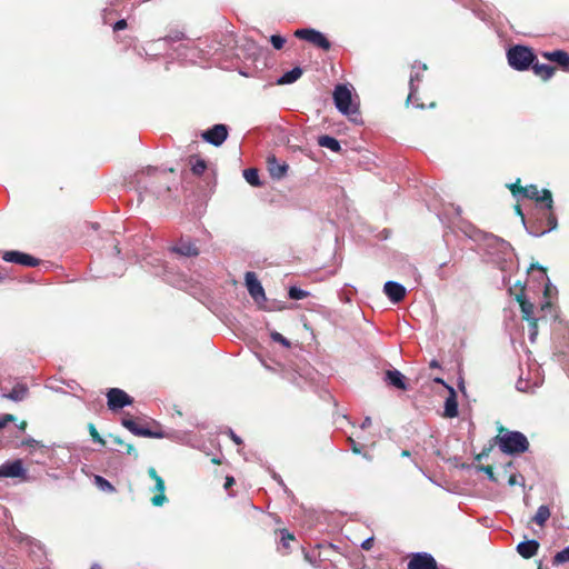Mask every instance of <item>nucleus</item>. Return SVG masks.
<instances>
[{
    "mask_svg": "<svg viewBox=\"0 0 569 569\" xmlns=\"http://www.w3.org/2000/svg\"><path fill=\"white\" fill-rule=\"evenodd\" d=\"M21 446L27 447L30 453H33L37 449H44V445L40 441L33 439L32 437H27L21 441Z\"/></svg>",
    "mask_w": 569,
    "mask_h": 569,
    "instance_id": "obj_33",
    "label": "nucleus"
},
{
    "mask_svg": "<svg viewBox=\"0 0 569 569\" xmlns=\"http://www.w3.org/2000/svg\"><path fill=\"white\" fill-rule=\"evenodd\" d=\"M547 222H548L547 229H542V231H529V234H531L533 237H540V236H543V234L555 230L558 226L556 216L550 211L547 214Z\"/></svg>",
    "mask_w": 569,
    "mask_h": 569,
    "instance_id": "obj_30",
    "label": "nucleus"
},
{
    "mask_svg": "<svg viewBox=\"0 0 569 569\" xmlns=\"http://www.w3.org/2000/svg\"><path fill=\"white\" fill-rule=\"evenodd\" d=\"M517 478V475H511L508 479V485L511 487L518 485L519 482Z\"/></svg>",
    "mask_w": 569,
    "mask_h": 569,
    "instance_id": "obj_52",
    "label": "nucleus"
},
{
    "mask_svg": "<svg viewBox=\"0 0 569 569\" xmlns=\"http://www.w3.org/2000/svg\"><path fill=\"white\" fill-rule=\"evenodd\" d=\"M305 559H306L309 563H311L312 566H317V561H316L315 559H312V557H310V555H309V553H306V555H305Z\"/></svg>",
    "mask_w": 569,
    "mask_h": 569,
    "instance_id": "obj_55",
    "label": "nucleus"
},
{
    "mask_svg": "<svg viewBox=\"0 0 569 569\" xmlns=\"http://www.w3.org/2000/svg\"><path fill=\"white\" fill-rule=\"evenodd\" d=\"M27 396L28 387L26 385H17L8 393L3 395L4 398L16 402L24 400Z\"/></svg>",
    "mask_w": 569,
    "mask_h": 569,
    "instance_id": "obj_26",
    "label": "nucleus"
},
{
    "mask_svg": "<svg viewBox=\"0 0 569 569\" xmlns=\"http://www.w3.org/2000/svg\"><path fill=\"white\" fill-rule=\"evenodd\" d=\"M154 261L159 262V264L156 266L157 269L153 271L154 274L166 277V273L168 272V269H169L168 264L160 262V260L154 257H150V260L147 261V263L153 264Z\"/></svg>",
    "mask_w": 569,
    "mask_h": 569,
    "instance_id": "obj_37",
    "label": "nucleus"
},
{
    "mask_svg": "<svg viewBox=\"0 0 569 569\" xmlns=\"http://www.w3.org/2000/svg\"><path fill=\"white\" fill-rule=\"evenodd\" d=\"M477 469H478V471L486 473L490 481H492V482H497L498 481L496 476H495V473H493V469H492L491 466H483V465H481V466H478Z\"/></svg>",
    "mask_w": 569,
    "mask_h": 569,
    "instance_id": "obj_43",
    "label": "nucleus"
},
{
    "mask_svg": "<svg viewBox=\"0 0 569 569\" xmlns=\"http://www.w3.org/2000/svg\"><path fill=\"white\" fill-rule=\"evenodd\" d=\"M352 90V86L347 83H339L333 89L335 106L343 116L359 114V106L353 101Z\"/></svg>",
    "mask_w": 569,
    "mask_h": 569,
    "instance_id": "obj_3",
    "label": "nucleus"
},
{
    "mask_svg": "<svg viewBox=\"0 0 569 569\" xmlns=\"http://www.w3.org/2000/svg\"><path fill=\"white\" fill-rule=\"evenodd\" d=\"M519 182L520 180L518 179L516 183H511L508 186L515 198H519V196H521L523 198L536 200L538 203H543L547 210L552 209L553 199L550 190L542 189L540 191L536 184L520 187Z\"/></svg>",
    "mask_w": 569,
    "mask_h": 569,
    "instance_id": "obj_2",
    "label": "nucleus"
},
{
    "mask_svg": "<svg viewBox=\"0 0 569 569\" xmlns=\"http://www.w3.org/2000/svg\"><path fill=\"white\" fill-rule=\"evenodd\" d=\"M516 212L521 217L522 223H525L526 219H525V216H523V213L521 211L520 206H516Z\"/></svg>",
    "mask_w": 569,
    "mask_h": 569,
    "instance_id": "obj_58",
    "label": "nucleus"
},
{
    "mask_svg": "<svg viewBox=\"0 0 569 569\" xmlns=\"http://www.w3.org/2000/svg\"><path fill=\"white\" fill-rule=\"evenodd\" d=\"M569 562V546L557 552L553 557V565Z\"/></svg>",
    "mask_w": 569,
    "mask_h": 569,
    "instance_id": "obj_38",
    "label": "nucleus"
},
{
    "mask_svg": "<svg viewBox=\"0 0 569 569\" xmlns=\"http://www.w3.org/2000/svg\"><path fill=\"white\" fill-rule=\"evenodd\" d=\"M288 296L292 300H301L307 298L309 296V292L292 286L289 288Z\"/></svg>",
    "mask_w": 569,
    "mask_h": 569,
    "instance_id": "obj_36",
    "label": "nucleus"
},
{
    "mask_svg": "<svg viewBox=\"0 0 569 569\" xmlns=\"http://www.w3.org/2000/svg\"><path fill=\"white\" fill-rule=\"evenodd\" d=\"M18 428L21 430V431H24L26 428H27V422L26 421H21L19 425H18Z\"/></svg>",
    "mask_w": 569,
    "mask_h": 569,
    "instance_id": "obj_60",
    "label": "nucleus"
},
{
    "mask_svg": "<svg viewBox=\"0 0 569 569\" xmlns=\"http://www.w3.org/2000/svg\"><path fill=\"white\" fill-rule=\"evenodd\" d=\"M121 425L128 429L131 433L138 437H147V438H156L161 439L164 438V433L162 431H153L150 428L139 426L132 418L123 417L121 419Z\"/></svg>",
    "mask_w": 569,
    "mask_h": 569,
    "instance_id": "obj_11",
    "label": "nucleus"
},
{
    "mask_svg": "<svg viewBox=\"0 0 569 569\" xmlns=\"http://www.w3.org/2000/svg\"><path fill=\"white\" fill-rule=\"evenodd\" d=\"M429 366H430V368H435V369H436V368H437V369H438V368H440V363H439V361H438V360H436V359H432V360L430 361Z\"/></svg>",
    "mask_w": 569,
    "mask_h": 569,
    "instance_id": "obj_57",
    "label": "nucleus"
},
{
    "mask_svg": "<svg viewBox=\"0 0 569 569\" xmlns=\"http://www.w3.org/2000/svg\"><path fill=\"white\" fill-rule=\"evenodd\" d=\"M94 483L102 491L113 492L116 490L111 482L101 476L94 477Z\"/></svg>",
    "mask_w": 569,
    "mask_h": 569,
    "instance_id": "obj_34",
    "label": "nucleus"
},
{
    "mask_svg": "<svg viewBox=\"0 0 569 569\" xmlns=\"http://www.w3.org/2000/svg\"><path fill=\"white\" fill-rule=\"evenodd\" d=\"M545 57L548 60L558 63L565 70L569 69V53H567L566 51H563V50H555V51H551V52H546Z\"/></svg>",
    "mask_w": 569,
    "mask_h": 569,
    "instance_id": "obj_23",
    "label": "nucleus"
},
{
    "mask_svg": "<svg viewBox=\"0 0 569 569\" xmlns=\"http://www.w3.org/2000/svg\"><path fill=\"white\" fill-rule=\"evenodd\" d=\"M517 299L520 305L522 317L529 323V340L535 342L538 335L537 322L540 318L535 316V306L525 296L520 295Z\"/></svg>",
    "mask_w": 569,
    "mask_h": 569,
    "instance_id": "obj_8",
    "label": "nucleus"
},
{
    "mask_svg": "<svg viewBox=\"0 0 569 569\" xmlns=\"http://www.w3.org/2000/svg\"><path fill=\"white\" fill-rule=\"evenodd\" d=\"M243 178L252 187H260L262 184L259 172L256 168H248L243 170Z\"/></svg>",
    "mask_w": 569,
    "mask_h": 569,
    "instance_id": "obj_29",
    "label": "nucleus"
},
{
    "mask_svg": "<svg viewBox=\"0 0 569 569\" xmlns=\"http://www.w3.org/2000/svg\"><path fill=\"white\" fill-rule=\"evenodd\" d=\"M385 381L388 386L399 390H407L406 377L397 369H390L385 372Z\"/></svg>",
    "mask_w": 569,
    "mask_h": 569,
    "instance_id": "obj_18",
    "label": "nucleus"
},
{
    "mask_svg": "<svg viewBox=\"0 0 569 569\" xmlns=\"http://www.w3.org/2000/svg\"><path fill=\"white\" fill-rule=\"evenodd\" d=\"M499 449L509 456L523 453L529 449L527 437L520 431H506L496 437Z\"/></svg>",
    "mask_w": 569,
    "mask_h": 569,
    "instance_id": "obj_1",
    "label": "nucleus"
},
{
    "mask_svg": "<svg viewBox=\"0 0 569 569\" xmlns=\"http://www.w3.org/2000/svg\"><path fill=\"white\" fill-rule=\"evenodd\" d=\"M487 241L490 248H495L498 250V252L502 256L503 260H507L512 256L513 248L508 241L503 240L502 238L491 234L487 238Z\"/></svg>",
    "mask_w": 569,
    "mask_h": 569,
    "instance_id": "obj_17",
    "label": "nucleus"
},
{
    "mask_svg": "<svg viewBox=\"0 0 569 569\" xmlns=\"http://www.w3.org/2000/svg\"><path fill=\"white\" fill-rule=\"evenodd\" d=\"M186 38V34L181 31H172L169 34H167L164 38L160 39L161 41L173 43L181 41Z\"/></svg>",
    "mask_w": 569,
    "mask_h": 569,
    "instance_id": "obj_40",
    "label": "nucleus"
},
{
    "mask_svg": "<svg viewBox=\"0 0 569 569\" xmlns=\"http://www.w3.org/2000/svg\"><path fill=\"white\" fill-rule=\"evenodd\" d=\"M449 397L445 401V416L455 418L458 416L457 395L453 387H448Z\"/></svg>",
    "mask_w": 569,
    "mask_h": 569,
    "instance_id": "obj_21",
    "label": "nucleus"
},
{
    "mask_svg": "<svg viewBox=\"0 0 569 569\" xmlns=\"http://www.w3.org/2000/svg\"><path fill=\"white\" fill-rule=\"evenodd\" d=\"M244 281L247 290L250 295V297L253 299V301L257 303V306L266 311L272 310L271 307L267 306V297L264 289L259 281L257 274L253 271H248L244 274Z\"/></svg>",
    "mask_w": 569,
    "mask_h": 569,
    "instance_id": "obj_6",
    "label": "nucleus"
},
{
    "mask_svg": "<svg viewBox=\"0 0 569 569\" xmlns=\"http://www.w3.org/2000/svg\"><path fill=\"white\" fill-rule=\"evenodd\" d=\"M303 73L302 68L295 67L291 70L284 72L280 78L277 80V84L283 86V84H291L296 82Z\"/></svg>",
    "mask_w": 569,
    "mask_h": 569,
    "instance_id": "obj_25",
    "label": "nucleus"
},
{
    "mask_svg": "<svg viewBox=\"0 0 569 569\" xmlns=\"http://www.w3.org/2000/svg\"><path fill=\"white\" fill-rule=\"evenodd\" d=\"M270 43L276 50H280L283 48L286 43V38L280 34H272L270 37Z\"/></svg>",
    "mask_w": 569,
    "mask_h": 569,
    "instance_id": "obj_41",
    "label": "nucleus"
},
{
    "mask_svg": "<svg viewBox=\"0 0 569 569\" xmlns=\"http://www.w3.org/2000/svg\"><path fill=\"white\" fill-rule=\"evenodd\" d=\"M546 308H550V302H546L545 305L541 306V309H540V312H543V310Z\"/></svg>",
    "mask_w": 569,
    "mask_h": 569,
    "instance_id": "obj_63",
    "label": "nucleus"
},
{
    "mask_svg": "<svg viewBox=\"0 0 569 569\" xmlns=\"http://www.w3.org/2000/svg\"><path fill=\"white\" fill-rule=\"evenodd\" d=\"M16 420V417L11 413L0 415V429L4 428L9 422Z\"/></svg>",
    "mask_w": 569,
    "mask_h": 569,
    "instance_id": "obj_45",
    "label": "nucleus"
},
{
    "mask_svg": "<svg viewBox=\"0 0 569 569\" xmlns=\"http://www.w3.org/2000/svg\"><path fill=\"white\" fill-rule=\"evenodd\" d=\"M133 402L132 397L119 388H110L107 392V405L112 411L131 406Z\"/></svg>",
    "mask_w": 569,
    "mask_h": 569,
    "instance_id": "obj_9",
    "label": "nucleus"
},
{
    "mask_svg": "<svg viewBox=\"0 0 569 569\" xmlns=\"http://www.w3.org/2000/svg\"><path fill=\"white\" fill-rule=\"evenodd\" d=\"M371 425V418L370 417H366L362 421V423L360 425V428L361 429H366L368 428L369 426Z\"/></svg>",
    "mask_w": 569,
    "mask_h": 569,
    "instance_id": "obj_53",
    "label": "nucleus"
},
{
    "mask_svg": "<svg viewBox=\"0 0 569 569\" xmlns=\"http://www.w3.org/2000/svg\"><path fill=\"white\" fill-rule=\"evenodd\" d=\"M433 382L435 383H438V385H442L447 390H448V387H451L450 385H448L442 378L440 377H435L433 378Z\"/></svg>",
    "mask_w": 569,
    "mask_h": 569,
    "instance_id": "obj_51",
    "label": "nucleus"
},
{
    "mask_svg": "<svg viewBox=\"0 0 569 569\" xmlns=\"http://www.w3.org/2000/svg\"><path fill=\"white\" fill-rule=\"evenodd\" d=\"M401 456H402V457H410V451H408V450H402V451H401Z\"/></svg>",
    "mask_w": 569,
    "mask_h": 569,
    "instance_id": "obj_64",
    "label": "nucleus"
},
{
    "mask_svg": "<svg viewBox=\"0 0 569 569\" xmlns=\"http://www.w3.org/2000/svg\"><path fill=\"white\" fill-rule=\"evenodd\" d=\"M535 268H537L538 270H540V271L542 272V276H543V277H546V270H545V268H542V267H541V266H539V264L532 263V264H531V267H530V269H535Z\"/></svg>",
    "mask_w": 569,
    "mask_h": 569,
    "instance_id": "obj_56",
    "label": "nucleus"
},
{
    "mask_svg": "<svg viewBox=\"0 0 569 569\" xmlns=\"http://www.w3.org/2000/svg\"><path fill=\"white\" fill-rule=\"evenodd\" d=\"M408 569H437V561L428 552H416L408 562Z\"/></svg>",
    "mask_w": 569,
    "mask_h": 569,
    "instance_id": "obj_13",
    "label": "nucleus"
},
{
    "mask_svg": "<svg viewBox=\"0 0 569 569\" xmlns=\"http://www.w3.org/2000/svg\"><path fill=\"white\" fill-rule=\"evenodd\" d=\"M191 171L196 176H201L207 169V162L200 158H192L190 160Z\"/></svg>",
    "mask_w": 569,
    "mask_h": 569,
    "instance_id": "obj_32",
    "label": "nucleus"
},
{
    "mask_svg": "<svg viewBox=\"0 0 569 569\" xmlns=\"http://www.w3.org/2000/svg\"><path fill=\"white\" fill-rule=\"evenodd\" d=\"M383 292L392 303H399L406 296V288L397 281H387L383 286Z\"/></svg>",
    "mask_w": 569,
    "mask_h": 569,
    "instance_id": "obj_16",
    "label": "nucleus"
},
{
    "mask_svg": "<svg viewBox=\"0 0 569 569\" xmlns=\"http://www.w3.org/2000/svg\"><path fill=\"white\" fill-rule=\"evenodd\" d=\"M126 28H127V21L124 19H120L113 24V31H120Z\"/></svg>",
    "mask_w": 569,
    "mask_h": 569,
    "instance_id": "obj_48",
    "label": "nucleus"
},
{
    "mask_svg": "<svg viewBox=\"0 0 569 569\" xmlns=\"http://www.w3.org/2000/svg\"><path fill=\"white\" fill-rule=\"evenodd\" d=\"M228 134H229L228 126L218 123V124L212 126L208 130L203 131L201 133V137L206 142H208L214 147H219L227 140Z\"/></svg>",
    "mask_w": 569,
    "mask_h": 569,
    "instance_id": "obj_10",
    "label": "nucleus"
},
{
    "mask_svg": "<svg viewBox=\"0 0 569 569\" xmlns=\"http://www.w3.org/2000/svg\"><path fill=\"white\" fill-rule=\"evenodd\" d=\"M280 533H281V541H282L283 547L288 548L289 541L295 539L293 535H291L287 529H282L280 531Z\"/></svg>",
    "mask_w": 569,
    "mask_h": 569,
    "instance_id": "obj_44",
    "label": "nucleus"
},
{
    "mask_svg": "<svg viewBox=\"0 0 569 569\" xmlns=\"http://www.w3.org/2000/svg\"><path fill=\"white\" fill-rule=\"evenodd\" d=\"M295 37L312 43L323 51H329L331 48V42L328 40V38L322 32L313 28L297 29L295 31Z\"/></svg>",
    "mask_w": 569,
    "mask_h": 569,
    "instance_id": "obj_7",
    "label": "nucleus"
},
{
    "mask_svg": "<svg viewBox=\"0 0 569 569\" xmlns=\"http://www.w3.org/2000/svg\"><path fill=\"white\" fill-rule=\"evenodd\" d=\"M234 483V479L233 477H227L226 478V482H224V488L228 489L229 487H231L232 485Z\"/></svg>",
    "mask_w": 569,
    "mask_h": 569,
    "instance_id": "obj_54",
    "label": "nucleus"
},
{
    "mask_svg": "<svg viewBox=\"0 0 569 569\" xmlns=\"http://www.w3.org/2000/svg\"><path fill=\"white\" fill-rule=\"evenodd\" d=\"M318 144L333 152H339L341 150L340 142L335 137L328 134L320 136L318 138Z\"/></svg>",
    "mask_w": 569,
    "mask_h": 569,
    "instance_id": "obj_27",
    "label": "nucleus"
},
{
    "mask_svg": "<svg viewBox=\"0 0 569 569\" xmlns=\"http://www.w3.org/2000/svg\"><path fill=\"white\" fill-rule=\"evenodd\" d=\"M526 230L529 232V231H541L540 229L533 227V226H527L526 222L523 223Z\"/></svg>",
    "mask_w": 569,
    "mask_h": 569,
    "instance_id": "obj_59",
    "label": "nucleus"
},
{
    "mask_svg": "<svg viewBox=\"0 0 569 569\" xmlns=\"http://www.w3.org/2000/svg\"><path fill=\"white\" fill-rule=\"evenodd\" d=\"M349 442H350V449L355 455L362 453V451H361L362 447L358 442H356L352 438H349Z\"/></svg>",
    "mask_w": 569,
    "mask_h": 569,
    "instance_id": "obj_46",
    "label": "nucleus"
},
{
    "mask_svg": "<svg viewBox=\"0 0 569 569\" xmlns=\"http://www.w3.org/2000/svg\"><path fill=\"white\" fill-rule=\"evenodd\" d=\"M267 163H268V170H269L271 178L278 179V180L286 176L288 168H289L286 162L278 161V159L273 154L268 156Z\"/></svg>",
    "mask_w": 569,
    "mask_h": 569,
    "instance_id": "obj_19",
    "label": "nucleus"
},
{
    "mask_svg": "<svg viewBox=\"0 0 569 569\" xmlns=\"http://www.w3.org/2000/svg\"><path fill=\"white\" fill-rule=\"evenodd\" d=\"M550 515L551 513H550L549 507L546 505H542L538 508L536 515L532 518V521L536 522L538 526L542 527L549 519Z\"/></svg>",
    "mask_w": 569,
    "mask_h": 569,
    "instance_id": "obj_28",
    "label": "nucleus"
},
{
    "mask_svg": "<svg viewBox=\"0 0 569 569\" xmlns=\"http://www.w3.org/2000/svg\"><path fill=\"white\" fill-rule=\"evenodd\" d=\"M148 475L152 480H154L153 490L159 492L151 499V502L153 506L160 507L167 501V497L164 495V490H166L164 481L157 473V470L153 467L148 468Z\"/></svg>",
    "mask_w": 569,
    "mask_h": 569,
    "instance_id": "obj_15",
    "label": "nucleus"
},
{
    "mask_svg": "<svg viewBox=\"0 0 569 569\" xmlns=\"http://www.w3.org/2000/svg\"><path fill=\"white\" fill-rule=\"evenodd\" d=\"M2 259L6 262L17 263L26 267H37L40 263L38 258L18 250L6 251L2 256Z\"/></svg>",
    "mask_w": 569,
    "mask_h": 569,
    "instance_id": "obj_12",
    "label": "nucleus"
},
{
    "mask_svg": "<svg viewBox=\"0 0 569 569\" xmlns=\"http://www.w3.org/2000/svg\"><path fill=\"white\" fill-rule=\"evenodd\" d=\"M372 546H373V537H369L361 542V548L363 550H370L372 548Z\"/></svg>",
    "mask_w": 569,
    "mask_h": 569,
    "instance_id": "obj_47",
    "label": "nucleus"
},
{
    "mask_svg": "<svg viewBox=\"0 0 569 569\" xmlns=\"http://www.w3.org/2000/svg\"><path fill=\"white\" fill-rule=\"evenodd\" d=\"M416 81H420V74L419 72H416V73H411L410 76V80H409V89H410V92H409V96L407 98V103L411 102V100L413 99L417 90H418V87L415 84Z\"/></svg>",
    "mask_w": 569,
    "mask_h": 569,
    "instance_id": "obj_35",
    "label": "nucleus"
},
{
    "mask_svg": "<svg viewBox=\"0 0 569 569\" xmlns=\"http://www.w3.org/2000/svg\"><path fill=\"white\" fill-rule=\"evenodd\" d=\"M229 435H230V438L234 441V443L237 445H241L242 443V440L239 436H237L233 430L229 429Z\"/></svg>",
    "mask_w": 569,
    "mask_h": 569,
    "instance_id": "obj_50",
    "label": "nucleus"
},
{
    "mask_svg": "<svg viewBox=\"0 0 569 569\" xmlns=\"http://www.w3.org/2000/svg\"><path fill=\"white\" fill-rule=\"evenodd\" d=\"M509 66L517 71H526L531 68L537 60V56L531 48L522 44L511 47L507 51Z\"/></svg>",
    "mask_w": 569,
    "mask_h": 569,
    "instance_id": "obj_4",
    "label": "nucleus"
},
{
    "mask_svg": "<svg viewBox=\"0 0 569 569\" xmlns=\"http://www.w3.org/2000/svg\"><path fill=\"white\" fill-rule=\"evenodd\" d=\"M272 478H273V479H274V480H276V481H277L281 487H283V489H284V491H286V492H288V491H289V490H288V488L286 487V485H284V482H283V480H282V478H281L278 473L272 472Z\"/></svg>",
    "mask_w": 569,
    "mask_h": 569,
    "instance_id": "obj_49",
    "label": "nucleus"
},
{
    "mask_svg": "<svg viewBox=\"0 0 569 569\" xmlns=\"http://www.w3.org/2000/svg\"><path fill=\"white\" fill-rule=\"evenodd\" d=\"M531 68L535 74L545 81L549 80L555 73V68L552 66L547 63H539L538 60L532 63Z\"/></svg>",
    "mask_w": 569,
    "mask_h": 569,
    "instance_id": "obj_24",
    "label": "nucleus"
},
{
    "mask_svg": "<svg viewBox=\"0 0 569 569\" xmlns=\"http://www.w3.org/2000/svg\"><path fill=\"white\" fill-rule=\"evenodd\" d=\"M88 430L91 436L93 442L104 446L106 440L99 435L96 426L93 423H88Z\"/></svg>",
    "mask_w": 569,
    "mask_h": 569,
    "instance_id": "obj_39",
    "label": "nucleus"
},
{
    "mask_svg": "<svg viewBox=\"0 0 569 569\" xmlns=\"http://www.w3.org/2000/svg\"><path fill=\"white\" fill-rule=\"evenodd\" d=\"M172 251L183 257H196L199 254L197 246L191 241L181 240L172 248Z\"/></svg>",
    "mask_w": 569,
    "mask_h": 569,
    "instance_id": "obj_22",
    "label": "nucleus"
},
{
    "mask_svg": "<svg viewBox=\"0 0 569 569\" xmlns=\"http://www.w3.org/2000/svg\"><path fill=\"white\" fill-rule=\"evenodd\" d=\"M26 469L21 459L9 460L0 466V478H23Z\"/></svg>",
    "mask_w": 569,
    "mask_h": 569,
    "instance_id": "obj_14",
    "label": "nucleus"
},
{
    "mask_svg": "<svg viewBox=\"0 0 569 569\" xmlns=\"http://www.w3.org/2000/svg\"><path fill=\"white\" fill-rule=\"evenodd\" d=\"M109 438L112 439V441L119 446H123L126 448V453L130 455V456H133L134 459L138 458V452L136 450V448L133 447V445L131 443H124V441L119 437V436H114V435H109Z\"/></svg>",
    "mask_w": 569,
    "mask_h": 569,
    "instance_id": "obj_31",
    "label": "nucleus"
},
{
    "mask_svg": "<svg viewBox=\"0 0 569 569\" xmlns=\"http://www.w3.org/2000/svg\"><path fill=\"white\" fill-rule=\"evenodd\" d=\"M113 251H114L116 256H119V254H120V252H121V251H120V248H119V246H118V244H114V247H113Z\"/></svg>",
    "mask_w": 569,
    "mask_h": 569,
    "instance_id": "obj_62",
    "label": "nucleus"
},
{
    "mask_svg": "<svg viewBox=\"0 0 569 569\" xmlns=\"http://www.w3.org/2000/svg\"><path fill=\"white\" fill-rule=\"evenodd\" d=\"M539 542L536 539L525 540L517 545V552L525 559H530L537 555Z\"/></svg>",
    "mask_w": 569,
    "mask_h": 569,
    "instance_id": "obj_20",
    "label": "nucleus"
},
{
    "mask_svg": "<svg viewBox=\"0 0 569 569\" xmlns=\"http://www.w3.org/2000/svg\"><path fill=\"white\" fill-rule=\"evenodd\" d=\"M157 172L158 168L147 167L134 174L131 183L134 184L136 190L138 191L139 202L143 200V193L150 192L153 196H158L160 193V191L154 186Z\"/></svg>",
    "mask_w": 569,
    "mask_h": 569,
    "instance_id": "obj_5",
    "label": "nucleus"
},
{
    "mask_svg": "<svg viewBox=\"0 0 569 569\" xmlns=\"http://www.w3.org/2000/svg\"><path fill=\"white\" fill-rule=\"evenodd\" d=\"M270 337H271L272 341L279 342L286 348L290 347V341L286 337H283L281 333H279L277 331H272L270 333Z\"/></svg>",
    "mask_w": 569,
    "mask_h": 569,
    "instance_id": "obj_42",
    "label": "nucleus"
},
{
    "mask_svg": "<svg viewBox=\"0 0 569 569\" xmlns=\"http://www.w3.org/2000/svg\"><path fill=\"white\" fill-rule=\"evenodd\" d=\"M517 389H518V390H520V391H523V390H525V387H523V383H522V381H521V380H519V381L517 382Z\"/></svg>",
    "mask_w": 569,
    "mask_h": 569,
    "instance_id": "obj_61",
    "label": "nucleus"
}]
</instances>
